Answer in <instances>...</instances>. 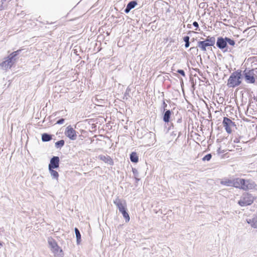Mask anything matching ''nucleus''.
<instances>
[{
	"mask_svg": "<svg viewBox=\"0 0 257 257\" xmlns=\"http://www.w3.org/2000/svg\"><path fill=\"white\" fill-rule=\"evenodd\" d=\"M182 121V116L179 113H177L171 119L170 126L169 130L173 129L174 127H179L181 125Z\"/></svg>",
	"mask_w": 257,
	"mask_h": 257,
	"instance_id": "7",
	"label": "nucleus"
},
{
	"mask_svg": "<svg viewBox=\"0 0 257 257\" xmlns=\"http://www.w3.org/2000/svg\"><path fill=\"white\" fill-rule=\"evenodd\" d=\"M48 243L51 250L58 246L57 242L52 238H48Z\"/></svg>",
	"mask_w": 257,
	"mask_h": 257,
	"instance_id": "17",
	"label": "nucleus"
},
{
	"mask_svg": "<svg viewBox=\"0 0 257 257\" xmlns=\"http://www.w3.org/2000/svg\"><path fill=\"white\" fill-rule=\"evenodd\" d=\"M52 140V136L47 133H44L42 135V140L43 142H49Z\"/></svg>",
	"mask_w": 257,
	"mask_h": 257,
	"instance_id": "22",
	"label": "nucleus"
},
{
	"mask_svg": "<svg viewBox=\"0 0 257 257\" xmlns=\"http://www.w3.org/2000/svg\"><path fill=\"white\" fill-rule=\"evenodd\" d=\"M244 182L245 179H244L236 178L233 179L232 186L241 189V186Z\"/></svg>",
	"mask_w": 257,
	"mask_h": 257,
	"instance_id": "15",
	"label": "nucleus"
},
{
	"mask_svg": "<svg viewBox=\"0 0 257 257\" xmlns=\"http://www.w3.org/2000/svg\"><path fill=\"white\" fill-rule=\"evenodd\" d=\"M138 177H135V180H136V183H138V182L139 181H140V180Z\"/></svg>",
	"mask_w": 257,
	"mask_h": 257,
	"instance_id": "38",
	"label": "nucleus"
},
{
	"mask_svg": "<svg viewBox=\"0 0 257 257\" xmlns=\"http://www.w3.org/2000/svg\"><path fill=\"white\" fill-rule=\"evenodd\" d=\"M193 49H196V48H195V47H191L190 50H192Z\"/></svg>",
	"mask_w": 257,
	"mask_h": 257,
	"instance_id": "39",
	"label": "nucleus"
},
{
	"mask_svg": "<svg viewBox=\"0 0 257 257\" xmlns=\"http://www.w3.org/2000/svg\"><path fill=\"white\" fill-rule=\"evenodd\" d=\"M130 160L131 161V162H133V163H138V161H139V157L138 156V155L137 154V153L136 152H132L131 154H130Z\"/></svg>",
	"mask_w": 257,
	"mask_h": 257,
	"instance_id": "20",
	"label": "nucleus"
},
{
	"mask_svg": "<svg viewBox=\"0 0 257 257\" xmlns=\"http://www.w3.org/2000/svg\"><path fill=\"white\" fill-rule=\"evenodd\" d=\"M11 0H1V3H2V5H4L5 4V3L7 1H8V2H10L11 1Z\"/></svg>",
	"mask_w": 257,
	"mask_h": 257,
	"instance_id": "36",
	"label": "nucleus"
},
{
	"mask_svg": "<svg viewBox=\"0 0 257 257\" xmlns=\"http://www.w3.org/2000/svg\"><path fill=\"white\" fill-rule=\"evenodd\" d=\"M74 231L76 237L77 244H79L81 241V234L79 229L76 227L75 228Z\"/></svg>",
	"mask_w": 257,
	"mask_h": 257,
	"instance_id": "23",
	"label": "nucleus"
},
{
	"mask_svg": "<svg viewBox=\"0 0 257 257\" xmlns=\"http://www.w3.org/2000/svg\"><path fill=\"white\" fill-rule=\"evenodd\" d=\"M193 25L196 27V30H197L198 28H199V25H198V23L196 22V21H194L193 23Z\"/></svg>",
	"mask_w": 257,
	"mask_h": 257,
	"instance_id": "33",
	"label": "nucleus"
},
{
	"mask_svg": "<svg viewBox=\"0 0 257 257\" xmlns=\"http://www.w3.org/2000/svg\"><path fill=\"white\" fill-rule=\"evenodd\" d=\"M191 27V25H188V28H190Z\"/></svg>",
	"mask_w": 257,
	"mask_h": 257,
	"instance_id": "40",
	"label": "nucleus"
},
{
	"mask_svg": "<svg viewBox=\"0 0 257 257\" xmlns=\"http://www.w3.org/2000/svg\"><path fill=\"white\" fill-rule=\"evenodd\" d=\"M113 203L117 206L120 212L126 209V202L123 199L117 197L114 200Z\"/></svg>",
	"mask_w": 257,
	"mask_h": 257,
	"instance_id": "9",
	"label": "nucleus"
},
{
	"mask_svg": "<svg viewBox=\"0 0 257 257\" xmlns=\"http://www.w3.org/2000/svg\"><path fill=\"white\" fill-rule=\"evenodd\" d=\"M248 224H250L251 227L253 228H257V217H254L252 219L247 220Z\"/></svg>",
	"mask_w": 257,
	"mask_h": 257,
	"instance_id": "19",
	"label": "nucleus"
},
{
	"mask_svg": "<svg viewBox=\"0 0 257 257\" xmlns=\"http://www.w3.org/2000/svg\"><path fill=\"white\" fill-rule=\"evenodd\" d=\"M255 70L253 69L247 70L245 69L243 71L242 75L244 76L245 80L247 83H254L255 81V77L256 75L255 73Z\"/></svg>",
	"mask_w": 257,
	"mask_h": 257,
	"instance_id": "5",
	"label": "nucleus"
},
{
	"mask_svg": "<svg viewBox=\"0 0 257 257\" xmlns=\"http://www.w3.org/2000/svg\"><path fill=\"white\" fill-rule=\"evenodd\" d=\"M22 49L18 50L11 53L7 57L5 58V60L0 63V67L5 70L11 69L16 63L18 59V56L20 54Z\"/></svg>",
	"mask_w": 257,
	"mask_h": 257,
	"instance_id": "1",
	"label": "nucleus"
},
{
	"mask_svg": "<svg viewBox=\"0 0 257 257\" xmlns=\"http://www.w3.org/2000/svg\"><path fill=\"white\" fill-rule=\"evenodd\" d=\"M65 142L63 140H60L55 143V146L57 149L61 148L64 146Z\"/></svg>",
	"mask_w": 257,
	"mask_h": 257,
	"instance_id": "25",
	"label": "nucleus"
},
{
	"mask_svg": "<svg viewBox=\"0 0 257 257\" xmlns=\"http://www.w3.org/2000/svg\"><path fill=\"white\" fill-rule=\"evenodd\" d=\"M171 115L172 112L170 110H166L165 111H164L163 117V121L166 123H171V120L172 119L171 118Z\"/></svg>",
	"mask_w": 257,
	"mask_h": 257,
	"instance_id": "14",
	"label": "nucleus"
},
{
	"mask_svg": "<svg viewBox=\"0 0 257 257\" xmlns=\"http://www.w3.org/2000/svg\"><path fill=\"white\" fill-rule=\"evenodd\" d=\"M216 39L214 36H208L207 38L201 41H198L197 47L203 52L206 51V47L209 46H213L215 44Z\"/></svg>",
	"mask_w": 257,
	"mask_h": 257,
	"instance_id": "4",
	"label": "nucleus"
},
{
	"mask_svg": "<svg viewBox=\"0 0 257 257\" xmlns=\"http://www.w3.org/2000/svg\"><path fill=\"white\" fill-rule=\"evenodd\" d=\"M54 253L55 257H63L64 254L62 249L59 246L52 250Z\"/></svg>",
	"mask_w": 257,
	"mask_h": 257,
	"instance_id": "16",
	"label": "nucleus"
},
{
	"mask_svg": "<svg viewBox=\"0 0 257 257\" xmlns=\"http://www.w3.org/2000/svg\"><path fill=\"white\" fill-rule=\"evenodd\" d=\"M0 245H2V243L1 242H0Z\"/></svg>",
	"mask_w": 257,
	"mask_h": 257,
	"instance_id": "41",
	"label": "nucleus"
},
{
	"mask_svg": "<svg viewBox=\"0 0 257 257\" xmlns=\"http://www.w3.org/2000/svg\"><path fill=\"white\" fill-rule=\"evenodd\" d=\"M254 200V197L251 194L246 193L242 194L238 203L241 206H246L251 205Z\"/></svg>",
	"mask_w": 257,
	"mask_h": 257,
	"instance_id": "6",
	"label": "nucleus"
},
{
	"mask_svg": "<svg viewBox=\"0 0 257 257\" xmlns=\"http://www.w3.org/2000/svg\"><path fill=\"white\" fill-rule=\"evenodd\" d=\"M65 119L64 118H61L57 120L56 123L59 124H61L64 123Z\"/></svg>",
	"mask_w": 257,
	"mask_h": 257,
	"instance_id": "31",
	"label": "nucleus"
},
{
	"mask_svg": "<svg viewBox=\"0 0 257 257\" xmlns=\"http://www.w3.org/2000/svg\"><path fill=\"white\" fill-rule=\"evenodd\" d=\"M233 183V179H228L225 178L222 181H221V184L222 185L226 186H232Z\"/></svg>",
	"mask_w": 257,
	"mask_h": 257,
	"instance_id": "21",
	"label": "nucleus"
},
{
	"mask_svg": "<svg viewBox=\"0 0 257 257\" xmlns=\"http://www.w3.org/2000/svg\"><path fill=\"white\" fill-rule=\"evenodd\" d=\"M222 124L226 132L229 134L232 133V127L235 126L234 122L226 117L223 118Z\"/></svg>",
	"mask_w": 257,
	"mask_h": 257,
	"instance_id": "8",
	"label": "nucleus"
},
{
	"mask_svg": "<svg viewBox=\"0 0 257 257\" xmlns=\"http://www.w3.org/2000/svg\"><path fill=\"white\" fill-rule=\"evenodd\" d=\"M190 37L188 36H185L183 38V40L185 42V47L188 48L190 46V42H189Z\"/></svg>",
	"mask_w": 257,
	"mask_h": 257,
	"instance_id": "26",
	"label": "nucleus"
},
{
	"mask_svg": "<svg viewBox=\"0 0 257 257\" xmlns=\"http://www.w3.org/2000/svg\"><path fill=\"white\" fill-rule=\"evenodd\" d=\"M60 159L59 157L54 156L53 157L50 161V163L48 166V168L50 169H57L59 167Z\"/></svg>",
	"mask_w": 257,
	"mask_h": 257,
	"instance_id": "11",
	"label": "nucleus"
},
{
	"mask_svg": "<svg viewBox=\"0 0 257 257\" xmlns=\"http://www.w3.org/2000/svg\"><path fill=\"white\" fill-rule=\"evenodd\" d=\"M177 73L180 74L181 75H182L183 76H185V73L184 72V71L182 69H178L177 71Z\"/></svg>",
	"mask_w": 257,
	"mask_h": 257,
	"instance_id": "30",
	"label": "nucleus"
},
{
	"mask_svg": "<svg viewBox=\"0 0 257 257\" xmlns=\"http://www.w3.org/2000/svg\"><path fill=\"white\" fill-rule=\"evenodd\" d=\"M98 158L105 162V163L109 165H113V160L110 158V156L108 155H100L98 156Z\"/></svg>",
	"mask_w": 257,
	"mask_h": 257,
	"instance_id": "13",
	"label": "nucleus"
},
{
	"mask_svg": "<svg viewBox=\"0 0 257 257\" xmlns=\"http://www.w3.org/2000/svg\"><path fill=\"white\" fill-rule=\"evenodd\" d=\"M241 70H237L231 74L227 83V85L229 88H234L241 83Z\"/></svg>",
	"mask_w": 257,
	"mask_h": 257,
	"instance_id": "3",
	"label": "nucleus"
},
{
	"mask_svg": "<svg viewBox=\"0 0 257 257\" xmlns=\"http://www.w3.org/2000/svg\"><path fill=\"white\" fill-rule=\"evenodd\" d=\"M65 134L69 139L71 140H75L76 139V132L72 127L71 125H69L66 127Z\"/></svg>",
	"mask_w": 257,
	"mask_h": 257,
	"instance_id": "10",
	"label": "nucleus"
},
{
	"mask_svg": "<svg viewBox=\"0 0 257 257\" xmlns=\"http://www.w3.org/2000/svg\"><path fill=\"white\" fill-rule=\"evenodd\" d=\"M48 169H49V172L50 173L51 176L52 177V179L58 180V177H59L58 173L56 171L54 170V169H50V168H48Z\"/></svg>",
	"mask_w": 257,
	"mask_h": 257,
	"instance_id": "18",
	"label": "nucleus"
},
{
	"mask_svg": "<svg viewBox=\"0 0 257 257\" xmlns=\"http://www.w3.org/2000/svg\"><path fill=\"white\" fill-rule=\"evenodd\" d=\"M137 5V2L135 1H133L130 2L127 5V6L130 8L131 9H134L136 6Z\"/></svg>",
	"mask_w": 257,
	"mask_h": 257,
	"instance_id": "27",
	"label": "nucleus"
},
{
	"mask_svg": "<svg viewBox=\"0 0 257 257\" xmlns=\"http://www.w3.org/2000/svg\"><path fill=\"white\" fill-rule=\"evenodd\" d=\"M132 171H133V173L134 174V175L135 177H139V173L137 170V169H136V168H132Z\"/></svg>",
	"mask_w": 257,
	"mask_h": 257,
	"instance_id": "29",
	"label": "nucleus"
},
{
	"mask_svg": "<svg viewBox=\"0 0 257 257\" xmlns=\"http://www.w3.org/2000/svg\"><path fill=\"white\" fill-rule=\"evenodd\" d=\"M149 135H150V138H154L155 136V135L152 132H150L149 133Z\"/></svg>",
	"mask_w": 257,
	"mask_h": 257,
	"instance_id": "35",
	"label": "nucleus"
},
{
	"mask_svg": "<svg viewBox=\"0 0 257 257\" xmlns=\"http://www.w3.org/2000/svg\"><path fill=\"white\" fill-rule=\"evenodd\" d=\"M120 213L122 214L123 217L125 219V222H128L130 220V216L127 212V209H125L123 211L120 212Z\"/></svg>",
	"mask_w": 257,
	"mask_h": 257,
	"instance_id": "24",
	"label": "nucleus"
},
{
	"mask_svg": "<svg viewBox=\"0 0 257 257\" xmlns=\"http://www.w3.org/2000/svg\"><path fill=\"white\" fill-rule=\"evenodd\" d=\"M234 142L235 143H238L239 142V139L238 138H235L234 140Z\"/></svg>",
	"mask_w": 257,
	"mask_h": 257,
	"instance_id": "37",
	"label": "nucleus"
},
{
	"mask_svg": "<svg viewBox=\"0 0 257 257\" xmlns=\"http://www.w3.org/2000/svg\"><path fill=\"white\" fill-rule=\"evenodd\" d=\"M256 185L254 182L250 180H245V182L241 186V189L244 190H247L248 189H253L255 187Z\"/></svg>",
	"mask_w": 257,
	"mask_h": 257,
	"instance_id": "12",
	"label": "nucleus"
},
{
	"mask_svg": "<svg viewBox=\"0 0 257 257\" xmlns=\"http://www.w3.org/2000/svg\"><path fill=\"white\" fill-rule=\"evenodd\" d=\"M212 155L211 154H208L205 155L202 159V160L204 161H209L211 159Z\"/></svg>",
	"mask_w": 257,
	"mask_h": 257,
	"instance_id": "28",
	"label": "nucleus"
},
{
	"mask_svg": "<svg viewBox=\"0 0 257 257\" xmlns=\"http://www.w3.org/2000/svg\"><path fill=\"white\" fill-rule=\"evenodd\" d=\"M227 44L230 46H234L235 42L234 40L225 37H218L217 39L216 45V46L220 50L225 52H230V49L228 47Z\"/></svg>",
	"mask_w": 257,
	"mask_h": 257,
	"instance_id": "2",
	"label": "nucleus"
},
{
	"mask_svg": "<svg viewBox=\"0 0 257 257\" xmlns=\"http://www.w3.org/2000/svg\"><path fill=\"white\" fill-rule=\"evenodd\" d=\"M163 111H165V110H166V107L167 106V104L166 103L165 100H163Z\"/></svg>",
	"mask_w": 257,
	"mask_h": 257,
	"instance_id": "32",
	"label": "nucleus"
},
{
	"mask_svg": "<svg viewBox=\"0 0 257 257\" xmlns=\"http://www.w3.org/2000/svg\"><path fill=\"white\" fill-rule=\"evenodd\" d=\"M131 10H132V9H131L130 8H129L128 7H127V6H126V8H125V9H124V12H125V13H128L130 12V11H131Z\"/></svg>",
	"mask_w": 257,
	"mask_h": 257,
	"instance_id": "34",
	"label": "nucleus"
}]
</instances>
